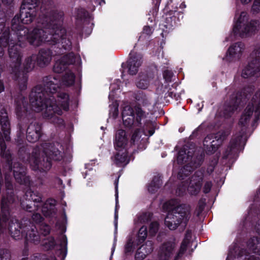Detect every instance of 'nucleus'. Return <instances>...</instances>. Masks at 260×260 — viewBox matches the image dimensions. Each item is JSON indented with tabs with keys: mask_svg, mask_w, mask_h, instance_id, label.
<instances>
[{
	"mask_svg": "<svg viewBox=\"0 0 260 260\" xmlns=\"http://www.w3.org/2000/svg\"><path fill=\"white\" fill-rule=\"evenodd\" d=\"M155 131L154 125L151 122H148L145 124L144 132L146 135L152 136Z\"/></svg>",
	"mask_w": 260,
	"mask_h": 260,
	"instance_id": "a18cd8bd",
	"label": "nucleus"
},
{
	"mask_svg": "<svg viewBox=\"0 0 260 260\" xmlns=\"http://www.w3.org/2000/svg\"><path fill=\"white\" fill-rule=\"evenodd\" d=\"M230 133L228 131H221L214 135V139L211 142V146L213 147V150L216 151L218 146L229 136Z\"/></svg>",
	"mask_w": 260,
	"mask_h": 260,
	"instance_id": "c756f323",
	"label": "nucleus"
},
{
	"mask_svg": "<svg viewBox=\"0 0 260 260\" xmlns=\"http://www.w3.org/2000/svg\"><path fill=\"white\" fill-rule=\"evenodd\" d=\"M140 247L142 248V250H144L146 253L149 254L152 252L153 249V243L151 241H147Z\"/></svg>",
	"mask_w": 260,
	"mask_h": 260,
	"instance_id": "c03bdc74",
	"label": "nucleus"
},
{
	"mask_svg": "<svg viewBox=\"0 0 260 260\" xmlns=\"http://www.w3.org/2000/svg\"><path fill=\"white\" fill-rule=\"evenodd\" d=\"M148 254L144 250H142V248L139 247L135 254L136 260H143Z\"/></svg>",
	"mask_w": 260,
	"mask_h": 260,
	"instance_id": "de8ad7c7",
	"label": "nucleus"
},
{
	"mask_svg": "<svg viewBox=\"0 0 260 260\" xmlns=\"http://www.w3.org/2000/svg\"><path fill=\"white\" fill-rule=\"evenodd\" d=\"M25 220H28L27 219H23L19 221L17 219L12 217L9 223V230L11 235L15 240L20 239L23 236V227Z\"/></svg>",
	"mask_w": 260,
	"mask_h": 260,
	"instance_id": "f3484780",
	"label": "nucleus"
},
{
	"mask_svg": "<svg viewBox=\"0 0 260 260\" xmlns=\"http://www.w3.org/2000/svg\"><path fill=\"white\" fill-rule=\"evenodd\" d=\"M244 44L241 42L233 44L227 51L226 59L229 61L239 59L244 50Z\"/></svg>",
	"mask_w": 260,
	"mask_h": 260,
	"instance_id": "6ab92c4d",
	"label": "nucleus"
},
{
	"mask_svg": "<svg viewBox=\"0 0 260 260\" xmlns=\"http://www.w3.org/2000/svg\"><path fill=\"white\" fill-rule=\"evenodd\" d=\"M42 84L32 88L30 94L31 109L39 112L45 108L44 117L50 119L54 124L62 125L63 120L56 114L60 115L62 110L58 105L65 110H69V95L64 92H58L60 87V78L58 75H49L42 78Z\"/></svg>",
	"mask_w": 260,
	"mask_h": 260,
	"instance_id": "f03ea898",
	"label": "nucleus"
},
{
	"mask_svg": "<svg viewBox=\"0 0 260 260\" xmlns=\"http://www.w3.org/2000/svg\"><path fill=\"white\" fill-rule=\"evenodd\" d=\"M23 42L15 43V44L10 45L8 48V54L11 61L10 67L12 68V71L13 73H16L19 71L20 65L21 63V59L23 54L20 49L23 45Z\"/></svg>",
	"mask_w": 260,
	"mask_h": 260,
	"instance_id": "ddd939ff",
	"label": "nucleus"
},
{
	"mask_svg": "<svg viewBox=\"0 0 260 260\" xmlns=\"http://www.w3.org/2000/svg\"><path fill=\"white\" fill-rule=\"evenodd\" d=\"M158 230V223L157 222H152L149 227V233L152 236L154 235Z\"/></svg>",
	"mask_w": 260,
	"mask_h": 260,
	"instance_id": "603ef678",
	"label": "nucleus"
},
{
	"mask_svg": "<svg viewBox=\"0 0 260 260\" xmlns=\"http://www.w3.org/2000/svg\"><path fill=\"white\" fill-rule=\"evenodd\" d=\"M173 73L171 71L166 70L163 73V77L167 82L172 81V78L173 76Z\"/></svg>",
	"mask_w": 260,
	"mask_h": 260,
	"instance_id": "864d4df0",
	"label": "nucleus"
},
{
	"mask_svg": "<svg viewBox=\"0 0 260 260\" xmlns=\"http://www.w3.org/2000/svg\"><path fill=\"white\" fill-rule=\"evenodd\" d=\"M174 246L171 242L164 243L160 248L159 260H169L173 254Z\"/></svg>",
	"mask_w": 260,
	"mask_h": 260,
	"instance_id": "5701e85b",
	"label": "nucleus"
},
{
	"mask_svg": "<svg viewBox=\"0 0 260 260\" xmlns=\"http://www.w3.org/2000/svg\"><path fill=\"white\" fill-rule=\"evenodd\" d=\"M43 152L41 156L40 150L35 149L31 155L27 154V157L20 156L23 161H28L32 170L34 171H46L51 167V160H59L62 158L61 152L55 144L49 143L41 145Z\"/></svg>",
	"mask_w": 260,
	"mask_h": 260,
	"instance_id": "7ed1b4c3",
	"label": "nucleus"
},
{
	"mask_svg": "<svg viewBox=\"0 0 260 260\" xmlns=\"http://www.w3.org/2000/svg\"><path fill=\"white\" fill-rule=\"evenodd\" d=\"M151 183L156 185V187L159 188H160V187L162 185L161 180L160 179V177L158 176H154Z\"/></svg>",
	"mask_w": 260,
	"mask_h": 260,
	"instance_id": "6e6d98bb",
	"label": "nucleus"
},
{
	"mask_svg": "<svg viewBox=\"0 0 260 260\" xmlns=\"http://www.w3.org/2000/svg\"><path fill=\"white\" fill-rule=\"evenodd\" d=\"M42 216L39 213H34L32 215V220L37 223L41 222L42 220Z\"/></svg>",
	"mask_w": 260,
	"mask_h": 260,
	"instance_id": "bf43d9fd",
	"label": "nucleus"
},
{
	"mask_svg": "<svg viewBox=\"0 0 260 260\" xmlns=\"http://www.w3.org/2000/svg\"><path fill=\"white\" fill-rule=\"evenodd\" d=\"M0 37V44L4 47L12 45L16 43L12 38H10V30L8 27H6L1 33Z\"/></svg>",
	"mask_w": 260,
	"mask_h": 260,
	"instance_id": "473e14b6",
	"label": "nucleus"
},
{
	"mask_svg": "<svg viewBox=\"0 0 260 260\" xmlns=\"http://www.w3.org/2000/svg\"><path fill=\"white\" fill-rule=\"evenodd\" d=\"M251 60L243 69L242 77L248 78L260 74V46L256 47L251 54Z\"/></svg>",
	"mask_w": 260,
	"mask_h": 260,
	"instance_id": "f8f14e48",
	"label": "nucleus"
},
{
	"mask_svg": "<svg viewBox=\"0 0 260 260\" xmlns=\"http://www.w3.org/2000/svg\"><path fill=\"white\" fill-rule=\"evenodd\" d=\"M152 214L151 213H145L139 217V220L141 222H146L151 220Z\"/></svg>",
	"mask_w": 260,
	"mask_h": 260,
	"instance_id": "3c124183",
	"label": "nucleus"
},
{
	"mask_svg": "<svg viewBox=\"0 0 260 260\" xmlns=\"http://www.w3.org/2000/svg\"><path fill=\"white\" fill-rule=\"evenodd\" d=\"M122 116L123 124L128 128L140 126L141 120L146 117L145 112L139 105L136 106L134 110L129 106H125L123 109Z\"/></svg>",
	"mask_w": 260,
	"mask_h": 260,
	"instance_id": "1a4fd4ad",
	"label": "nucleus"
},
{
	"mask_svg": "<svg viewBox=\"0 0 260 260\" xmlns=\"http://www.w3.org/2000/svg\"><path fill=\"white\" fill-rule=\"evenodd\" d=\"M214 139V135H210L206 137L204 140V146L206 148L207 153L209 154L213 153L215 151L213 150V147L211 146V142H210L212 139Z\"/></svg>",
	"mask_w": 260,
	"mask_h": 260,
	"instance_id": "ea45409f",
	"label": "nucleus"
},
{
	"mask_svg": "<svg viewBox=\"0 0 260 260\" xmlns=\"http://www.w3.org/2000/svg\"><path fill=\"white\" fill-rule=\"evenodd\" d=\"M75 76L73 73L69 72L66 73L62 78V83L67 86H72L74 84Z\"/></svg>",
	"mask_w": 260,
	"mask_h": 260,
	"instance_id": "e433bc0d",
	"label": "nucleus"
},
{
	"mask_svg": "<svg viewBox=\"0 0 260 260\" xmlns=\"http://www.w3.org/2000/svg\"><path fill=\"white\" fill-rule=\"evenodd\" d=\"M247 247L253 253L260 255V239L258 237L250 238L247 242Z\"/></svg>",
	"mask_w": 260,
	"mask_h": 260,
	"instance_id": "72a5a7b5",
	"label": "nucleus"
},
{
	"mask_svg": "<svg viewBox=\"0 0 260 260\" xmlns=\"http://www.w3.org/2000/svg\"><path fill=\"white\" fill-rule=\"evenodd\" d=\"M147 235V228L145 226H142L139 230L138 232V242L142 243L145 241Z\"/></svg>",
	"mask_w": 260,
	"mask_h": 260,
	"instance_id": "79ce46f5",
	"label": "nucleus"
},
{
	"mask_svg": "<svg viewBox=\"0 0 260 260\" xmlns=\"http://www.w3.org/2000/svg\"><path fill=\"white\" fill-rule=\"evenodd\" d=\"M79 59V57L76 56L73 52L66 54L55 62L53 66V71L57 73H62Z\"/></svg>",
	"mask_w": 260,
	"mask_h": 260,
	"instance_id": "2eb2a0df",
	"label": "nucleus"
},
{
	"mask_svg": "<svg viewBox=\"0 0 260 260\" xmlns=\"http://www.w3.org/2000/svg\"><path fill=\"white\" fill-rule=\"evenodd\" d=\"M24 224L23 236L25 237L26 240L35 244H38L42 238L36 226L29 220H25Z\"/></svg>",
	"mask_w": 260,
	"mask_h": 260,
	"instance_id": "dca6fc26",
	"label": "nucleus"
},
{
	"mask_svg": "<svg viewBox=\"0 0 260 260\" xmlns=\"http://www.w3.org/2000/svg\"><path fill=\"white\" fill-rule=\"evenodd\" d=\"M140 138L138 136V133L136 131L133 135H132V139H131V143L135 144V141L138 140H139Z\"/></svg>",
	"mask_w": 260,
	"mask_h": 260,
	"instance_id": "774afa93",
	"label": "nucleus"
},
{
	"mask_svg": "<svg viewBox=\"0 0 260 260\" xmlns=\"http://www.w3.org/2000/svg\"><path fill=\"white\" fill-rule=\"evenodd\" d=\"M15 112L19 119L30 118L32 115L30 113L27 99L22 94L18 95L15 100Z\"/></svg>",
	"mask_w": 260,
	"mask_h": 260,
	"instance_id": "4468645a",
	"label": "nucleus"
},
{
	"mask_svg": "<svg viewBox=\"0 0 260 260\" xmlns=\"http://www.w3.org/2000/svg\"><path fill=\"white\" fill-rule=\"evenodd\" d=\"M5 183L7 190H9L11 191V193H12L13 189V186L12 183L9 180L7 176L5 177Z\"/></svg>",
	"mask_w": 260,
	"mask_h": 260,
	"instance_id": "4d7b16f0",
	"label": "nucleus"
},
{
	"mask_svg": "<svg viewBox=\"0 0 260 260\" xmlns=\"http://www.w3.org/2000/svg\"><path fill=\"white\" fill-rule=\"evenodd\" d=\"M194 169L188 163L181 168L178 173V178L180 180H183L184 178L188 176Z\"/></svg>",
	"mask_w": 260,
	"mask_h": 260,
	"instance_id": "c9c22d12",
	"label": "nucleus"
},
{
	"mask_svg": "<svg viewBox=\"0 0 260 260\" xmlns=\"http://www.w3.org/2000/svg\"><path fill=\"white\" fill-rule=\"evenodd\" d=\"M88 16V13L83 8L77 9L76 13V19L78 20H82Z\"/></svg>",
	"mask_w": 260,
	"mask_h": 260,
	"instance_id": "37998d69",
	"label": "nucleus"
},
{
	"mask_svg": "<svg viewBox=\"0 0 260 260\" xmlns=\"http://www.w3.org/2000/svg\"><path fill=\"white\" fill-rule=\"evenodd\" d=\"M118 152L114 157V163L118 166L122 165H126L128 163L129 159L127 157V153L126 149H119Z\"/></svg>",
	"mask_w": 260,
	"mask_h": 260,
	"instance_id": "7c9ffc66",
	"label": "nucleus"
},
{
	"mask_svg": "<svg viewBox=\"0 0 260 260\" xmlns=\"http://www.w3.org/2000/svg\"><path fill=\"white\" fill-rule=\"evenodd\" d=\"M191 239V232L190 230H187L184 239L181 243L180 250L177 255L175 256L174 260H178V259L185 253L188 244L190 243Z\"/></svg>",
	"mask_w": 260,
	"mask_h": 260,
	"instance_id": "2f4dec72",
	"label": "nucleus"
},
{
	"mask_svg": "<svg viewBox=\"0 0 260 260\" xmlns=\"http://www.w3.org/2000/svg\"><path fill=\"white\" fill-rule=\"evenodd\" d=\"M0 260H11V253L9 250L0 249Z\"/></svg>",
	"mask_w": 260,
	"mask_h": 260,
	"instance_id": "09e8293b",
	"label": "nucleus"
},
{
	"mask_svg": "<svg viewBox=\"0 0 260 260\" xmlns=\"http://www.w3.org/2000/svg\"><path fill=\"white\" fill-rule=\"evenodd\" d=\"M233 256L234 257H241L245 256L246 260H260L258 257H256L253 255H249L246 254V250L243 248H241L238 246H235L233 250H231L229 252V256Z\"/></svg>",
	"mask_w": 260,
	"mask_h": 260,
	"instance_id": "c85d7f7f",
	"label": "nucleus"
},
{
	"mask_svg": "<svg viewBox=\"0 0 260 260\" xmlns=\"http://www.w3.org/2000/svg\"><path fill=\"white\" fill-rule=\"evenodd\" d=\"M153 29L152 27L149 26H145L143 28L142 33L150 36L153 33Z\"/></svg>",
	"mask_w": 260,
	"mask_h": 260,
	"instance_id": "13d9d810",
	"label": "nucleus"
},
{
	"mask_svg": "<svg viewBox=\"0 0 260 260\" xmlns=\"http://www.w3.org/2000/svg\"><path fill=\"white\" fill-rule=\"evenodd\" d=\"M135 99L139 105L147 106L150 104L148 97L143 91L138 92L135 95Z\"/></svg>",
	"mask_w": 260,
	"mask_h": 260,
	"instance_id": "58836bf2",
	"label": "nucleus"
},
{
	"mask_svg": "<svg viewBox=\"0 0 260 260\" xmlns=\"http://www.w3.org/2000/svg\"><path fill=\"white\" fill-rule=\"evenodd\" d=\"M26 196L28 200H32L34 202H42V194L37 191L28 190L26 192Z\"/></svg>",
	"mask_w": 260,
	"mask_h": 260,
	"instance_id": "4c0bfd02",
	"label": "nucleus"
},
{
	"mask_svg": "<svg viewBox=\"0 0 260 260\" xmlns=\"http://www.w3.org/2000/svg\"><path fill=\"white\" fill-rule=\"evenodd\" d=\"M18 127L20 133L24 134L26 133L27 140L31 143L38 141L42 134L41 125L33 119L32 116L20 120Z\"/></svg>",
	"mask_w": 260,
	"mask_h": 260,
	"instance_id": "0eeeda50",
	"label": "nucleus"
},
{
	"mask_svg": "<svg viewBox=\"0 0 260 260\" xmlns=\"http://www.w3.org/2000/svg\"><path fill=\"white\" fill-rule=\"evenodd\" d=\"M39 1V0H23V2L21 6H24L23 7H28L29 8H36Z\"/></svg>",
	"mask_w": 260,
	"mask_h": 260,
	"instance_id": "49530a36",
	"label": "nucleus"
},
{
	"mask_svg": "<svg viewBox=\"0 0 260 260\" xmlns=\"http://www.w3.org/2000/svg\"><path fill=\"white\" fill-rule=\"evenodd\" d=\"M41 15L38 20L37 27L29 32L27 28L22 25L20 15H16L11 21V28L15 31L19 42L27 41L36 47L43 43L55 45V55H60L72 47L70 39L67 37L66 29L61 25L63 13L55 9L47 8L43 4Z\"/></svg>",
	"mask_w": 260,
	"mask_h": 260,
	"instance_id": "f257e3e1",
	"label": "nucleus"
},
{
	"mask_svg": "<svg viewBox=\"0 0 260 260\" xmlns=\"http://www.w3.org/2000/svg\"><path fill=\"white\" fill-rule=\"evenodd\" d=\"M254 113V119L252 126H256V122L260 119V90H258L252 98L251 102L246 107L244 113L241 116L239 122L241 127L240 133H245L248 122L250 116Z\"/></svg>",
	"mask_w": 260,
	"mask_h": 260,
	"instance_id": "423d86ee",
	"label": "nucleus"
},
{
	"mask_svg": "<svg viewBox=\"0 0 260 260\" xmlns=\"http://www.w3.org/2000/svg\"><path fill=\"white\" fill-rule=\"evenodd\" d=\"M203 178V172L201 170L196 171L191 177L189 183L187 181L181 182L176 190V193L178 196H182L187 187V190L189 193L192 195L198 194L201 189Z\"/></svg>",
	"mask_w": 260,
	"mask_h": 260,
	"instance_id": "9d476101",
	"label": "nucleus"
},
{
	"mask_svg": "<svg viewBox=\"0 0 260 260\" xmlns=\"http://www.w3.org/2000/svg\"><path fill=\"white\" fill-rule=\"evenodd\" d=\"M127 142L126 133L124 130L119 129L115 134L114 147L116 150L119 149H125V146Z\"/></svg>",
	"mask_w": 260,
	"mask_h": 260,
	"instance_id": "b1692460",
	"label": "nucleus"
},
{
	"mask_svg": "<svg viewBox=\"0 0 260 260\" xmlns=\"http://www.w3.org/2000/svg\"><path fill=\"white\" fill-rule=\"evenodd\" d=\"M0 124L3 132L5 139L7 141L10 140L9 134L10 133V124L8 114L6 110L3 109L0 111Z\"/></svg>",
	"mask_w": 260,
	"mask_h": 260,
	"instance_id": "412c9836",
	"label": "nucleus"
},
{
	"mask_svg": "<svg viewBox=\"0 0 260 260\" xmlns=\"http://www.w3.org/2000/svg\"><path fill=\"white\" fill-rule=\"evenodd\" d=\"M212 186L211 182L208 181L205 183L203 187V191L205 193H207L210 192L211 187Z\"/></svg>",
	"mask_w": 260,
	"mask_h": 260,
	"instance_id": "680f3d73",
	"label": "nucleus"
},
{
	"mask_svg": "<svg viewBox=\"0 0 260 260\" xmlns=\"http://www.w3.org/2000/svg\"><path fill=\"white\" fill-rule=\"evenodd\" d=\"M158 188L159 187H156V185L153 184L152 183H151L148 187L149 192L151 193H154Z\"/></svg>",
	"mask_w": 260,
	"mask_h": 260,
	"instance_id": "69168bd1",
	"label": "nucleus"
},
{
	"mask_svg": "<svg viewBox=\"0 0 260 260\" xmlns=\"http://www.w3.org/2000/svg\"><path fill=\"white\" fill-rule=\"evenodd\" d=\"M168 204L169 207L165 219V225L171 230H175L179 226L184 229L190 218L189 207L184 204L176 205L174 200Z\"/></svg>",
	"mask_w": 260,
	"mask_h": 260,
	"instance_id": "20e7f679",
	"label": "nucleus"
},
{
	"mask_svg": "<svg viewBox=\"0 0 260 260\" xmlns=\"http://www.w3.org/2000/svg\"><path fill=\"white\" fill-rule=\"evenodd\" d=\"M56 201L50 199L47 200L42 206V211L46 217H53L56 213Z\"/></svg>",
	"mask_w": 260,
	"mask_h": 260,
	"instance_id": "bb28decb",
	"label": "nucleus"
},
{
	"mask_svg": "<svg viewBox=\"0 0 260 260\" xmlns=\"http://www.w3.org/2000/svg\"><path fill=\"white\" fill-rule=\"evenodd\" d=\"M194 153V148H188L187 146H184L178 152L177 158L178 164L188 162L190 157H192Z\"/></svg>",
	"mask_w": 260,
	"mask_h": 260,
	"instance_id": "393cba45",
	"label": "nucleus"
},
{
	"mask_svg": "<svg viewBox=\"0 0 260 260\" xmlns=\"http://www.w3.org/2000/svg\"><path fill=\"white\" fill-rule=\"evenodd\" d=\"M134 249V241L132 238H129L124 246V254L126 255L131 254L133 252Z\"/></svg>",
	"mask_w": 260,
	"mask_h": 260,
	"instance_id": "a19ab883",
	"label": "nucleus"
},
{
	"mask_svg": "<svg viewBox=\"0 0 260 260\" xmlns=\"http://www.w3.org/2000/svg\"><path fill=\"white\" fill-rule=\"evenodd\" d=\"M37 60L36 55L32 54L26 57L23 63L24 71H20L16 73H14L15 75V78L18 80L19 88L21 91L24 90L27 88V82L28 80V76L27 73L32 71L35 68L36 61Z\"/></svg>",
	"mask_w": 260,
	"mask_h": 260,
	"instance_id": "9b49d317",
	"label": "nucleus"
},
{
	"mask_svg": "<svg viewBox=\"0 0 260 260\" xmlns=\"http://www.w3.org/2000/svg\"><path fill=\"white\" fill-rule=\"evenodd\" d=\"M6 28V23L4 19L0 18V34Z\"/></svg>",
	"mask_w": 260,
	"mask_h": 260,
	"instance_id": "338daca9",
	"label": "nucleus"
},
{
	"mask_svg": "<svg viewBox=\"0 0 260 260\" xmlns=\"http://www.w3.org/2000/svg\"><path fill=\"white\" fill-rule=\"evenodd\" d=\"M239 101L237 98L232 99L229 103L224 104L223 108V115L225 118L231 116L234 112L237 109Z\"/></svg>",
	"mask_w": 260,
	"mask_h": 260,
	"instance_id": "cd10ccee",
	"label": "nucleus"
},
{
	"mask_svg": "<svg viewBox=\"0 0 260 260\" xmlns=\"http://www.w3.org/2000/svg\"><path fill=\"white\" fill-rule=\"evenodd\" d=\"M167 94H168V95L166 96V97L168 96L171 97V98H174L176 100H177L178 97L179 96V95L177 96L176 93L174 91V90H172V89H170L167 91V92L166 93V95Z\"/></svg>",
	"mask_w": 260,
	"mask_h": 260,
	"instance_id": "0e129e2a",
	"label": "nucleus"
},
{
	"mask_svg": "<svg viewBox=\"0 0 260 260\" xmlns=\"http://www.w3.org/2000/svg\"><path fill=\"white\" fill-rule=\"evenodd\" d=\"M151 78L147 74L144 73L140 74L139 80L136 83L137 86L141 89H146L149 84Z\"/></svg>",
	"mask_w": 260,
	"mask_h": 260,
	"instance_id": "f704fd0d",
	"label": "nucleus"
},
{
	"mask_svg": "<svg viewBox=\"0 0 260 260\" xmlns=\"http://www.w3.org/2000/svg\"><path fill=\"white\" fill-rule=\"evenodd\" d=\"M259 25L258 20L248 21L247 13L242 12L233 28V33L235 36L245 38L253 34Z\"/></svg>",
	"mask_w": 260,
	"mask_h": 260,
	"instance_id": "6e6552de",
	"label": "nucleus"
},
{
	"mask_svg": "<svg viewBox=\"0 0 260 260\" xmlns=\"http://www.w3.org/2000/svg\"><path fill=\"white\" fill-rule=\"evenodd\" d=\"M40 230L41 235L45 236L49 234L50 232V228L47 224L42 223L40 226Z\"/></svg>",
	"mask_w": 260,
	"mask_h": 260,
	"instance_id": "8fccbe9b",
	"label": "nucleus"
},
{
	"mask_svg": "<svg viewBox=\"0 0 260 260\" xmlns=\"http://www.w3.org/2000/svg\"><path fill=\"white\" fill-rule=\"evenodd\" d=\"M21 6L20 10V18L23 24L31 23L36 18L38 12L35 8L23 7Z\"/></svg>",
	"mask_w": 260,
	"mask_h": 260,
	"instance_id": "aec40b11",
	"label": "nucleus"
},
{
	"mask_svg": "<svg viewBox=\"0 0 260 260\" xmlns=\"http://www.w3.org/2000/svg\"><path fill=\"white\" fill-rule=\"evenodd\" d=\"M44 244L46 245L47 247L49 249L54 247V245H55V242L54 238L52 237H50L44 243Z\"/></svg>",
	"mask_w": 260,
	"mask_h": 260,
	"instance_id": "5fc2aeb1",
	"label": "nucleus"
},
{
	"mask_svg": "<svg viewBox=\"0 0 260 260\" xmlns=\"http://www.w3.org/2000/svg\"><path fill=\"white\" fill-rule=\"evenodd\" d=\"M143 56L140 53L131 52L127 61L128 72L131 75H136L143 62Z\"/></svg>",
	"mask_w": 260,
	"mask_h": 260,
	"instance_id": "a211bd4d",
	"label": "nucleus"
},
{
	"mask_svg": "<svg viewBox=\"0 0 260 260\" xmlns=\"http://www.w3.org/2000/svg\"><path fill=\"white\" fill-rule=\"evenodd\" d=\"M205 154L204 151L201 149L195 150L194 153L192 155V157H190L188 164L191 166L192 168L195 169L200 167L204 160Z\"/></svg>",
	"mask_w": 260,
	"mask_h": 260,
	"instance_id": "a878e982",
	"label": "nucleus"
},
{
	"mask_svg": "<svg viewBox=\"0 0 260 260\" xmlns=\"http://www.w3.org/2000/svg\"><path fill=\"white\" fill-rule=\"evenodd\" d=\"M252 9L257 12L260 10V0H255Z\"/></svg>",
	"mask_w": 260,
	"mask_h": 260,
	"instance_id": "e2e57ef3",
	"label": "nucleus"
},
{
	"mask_svg": "<svg viewBox=\"0 0 260 260\" xmlns=\"http://www.w3.org/2000/svg\"><path fill=\"white\" fill-rule=\"evenodd\" d=\"M253 90L254 89L252 86H248L247 87H245L243 89V95H245L246 98H247L248 94L250 95L251 93L253 92Z\"/></svg>",
	"mask_w": 260,
	"mask_h": 260,
	"instance_id": "052dcab7",
	"label": "nucleus"
},
{
	"mask_svg": "<svg viewBox=\"0 0 260 260\" xmlns=\"http://www.w3.org/2000/svg\"><path fill=\"white\" fill-rule=\"evenodd\" d=\"M0 147L1 156L6 159L9 166V169L13 171L16 181L20 184L29 185L30 181L29 176H26V167L18 162H14V163L11 162L12 156L11 153L10 151L7 149L6 143L1 133Z\"/></svg>",
	"mask_w": 260,
	"mask_h": 260,
	"instance_id": "39448f33",
	"label": "nucleus"
},
{
	"mask_svg": "<svg viewBox=\"0 0 260 260\" xmlns=\"http://www.w3.org/2000/svg\"><path fill=\"white\" fill-rule=\"evenodd\" d=\"M52 56V53L48 49H41L36 56L39 66L44 67L47 66L50 62Z\"/></svg>",
	"mask_w": 260,
	"mask_h": 260,
	"instance_id": "4be33fe9",
	"label": "nucleus"
}]
</instances>
